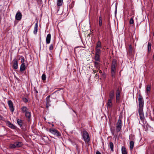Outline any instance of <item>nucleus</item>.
<instances>
[{"label": "nucleus", "instance_id": "1", "mask_svg": "<svg viewBox=\"0 0 154 154\" xmlns=\"http://www.w3.org/2000/svg\"><path fill=\"white\" fill-rule=\"evenodd\" d=\"M139 97L138 98V113L140 116V119L143 122L145 120V117L143 112L144 100L141 95H139Z\"/></svg>", "mask_w": 154, "mask_h": 154}, {"label": "nucleus", "instance_id": "2", "mask_svg": "<svg viewBox=\"0 0 154 154\" xmlns=\"http://www.w3.org/2000/svg\"><path fill=\"white\" fill-rule=\"evenodd\" d=\"M82 135L86 143H88L90 141V138L88 132L85 130H84L82 133Z\"/></svg>", "mask_w": 154, "mask_h": 154}, {"label": "nucleus", "instance_id": "3", "mask_svg": "<svg viewBox=\"0 0 154 154\" xmlns=\"http://www.w3.org/2000/svg\"><path fill=\"white\" fill-rule=\"evenodd\" d=\"M49 131L51 134L57 137L60 136L61 134L57 130L54 128H50L49 130Z\"/></svg>", "mask_w": 154, "mask_h": 154}, {"label": "nucleus", "instance_id": "4", "mask_svg": "<svg viewBox=\"0 0 154 154\" xmlns=\"http://www.w3.org/2000/svg\"><path fill=\"white\" fill-rule=\"evenodd\" d=\"M122 121L121 119H119L116 124V130L117 132L120 131L122 128Z\"/></svg>", "mask_w": 154, "mask_h": 154}, {"label": "nucleus", "instance_id": "5", "mask_svg": "<svg viewBox=\"0 0 154 154\" xmlns=\"http://www.w3.org/2000/svg\"><path fill=\"white\" fill-rule=\"evenodd\" d=\"M8 103L10 111L13 112L14 111V107L13 102L11 100H9L8 102Z\"/></svg>", "mask_w": 154, "mask_h": 154}, {"label": "nucleus", "instance_id": "6", "mask_svg": "<svg viewBox=\"0 0 154 154\" xmlns=\"http://www.w3.org/2000/svg\"><path fill=\"white\" fill-rule=\"evenodd\" d=\"M22 15L20 12H18L16 14L15 18L17 20H20L22 18Z\"/></svg>", "mask_w": 154, "mask_h": 154}, {"label": "nucleus", "instance_id": "7", "mask_svg": "<svg viewBox=\"0 0 154 154\" xmlns=\"http://www.w3.org/2000/svg\"><path fill=\"white\" fill-rule=\"evenodd\" d=\"M13 67L14 69H17L18 67V62L17 60H14L13 61Z\"/></svg>", "mask_w": 154, "mask_h": 154}, {"label": "nucleus", "instance_id": "8", "mask_svg": "<svg viewBox=\"0 0 154 154\" xmlns=\"http://www.w3.org/2000/svg\"><path fill=\"white\" fill-rule=\"evenodd\" d=\"M50 96H48L46 98V107L48 108V107L51 106L50 103L51 100L50 99Z\"/></svg>", "mask_w": 154, "mask_h": 154}, {"label": "nucleus", "instance_id": "9", "mask_svg": "<svg viewBox=\"0 0 154 154\" xmlns=\"http://www.w3.org/2000/svg\"><path fill=\"white\" fill-rule=\"evenodd\" d=\"M112 100L108 99L107 103H106L108 108H110L112 107Z\"/></svg>", "mask_w": 154, "mask_h": 154}, {"label": "nucleus", "instance_id": "10", "mask_svg": "<svg viewBox=\"0 0 154 154\" xmlns=\"http://www.w3.org/2000/svg\"><path fill=\"white\" fill-rule=\"evenodd\" d=\"M114 91L113 90H112L110 91L109 94V99L112 100L114 98Z\"/></svg>", "mask_w": 154, "mask_h": 154}, {"label": "nucleus", "instance_id": "11", "mask_svg": "<svg viewBox=\"0 0 154 154\" xmlns=\"http://www.w3.org/2000/svg\"><path fill=\"white\" fill-rule=\"evenodd\" d=\"M25 116L26 118H27V121L28 122H30L31 118V112H28L25 114Z\"/></svg>", "mask_w": 154, "mask_h": 154}, {"label": "nucleus", "instance_id": "12", "mask_svg": "<svg viewBox=\"0 0 154 154\" xmlns=\"http://www.w3.org/2000/svg\"><path fill=\"white\" fill-rule=\"evenodd\" d=\"M17 122L18 124L20 126L21 128L22 129H23L24 127L23 125V120L21 119H18L17 120Z\"/></svg>", "mask_w": 154, "mask_h": 154}, {"label": "nucleus", "instance_id": "13", "mask_svg": "<svg viewBox=\"0 0 154 154\" xmlns=\"http://www.w3.org/2000/svg\"><path fill=\"white\" fill-rule=\"evenodd\" d=\"M120 95V91L119 89H118L116 91V102L117 103H118L119 101Z\"/></svg>", "mask_w": 154, "mask_h": 154}, {"label": "nucleus", "instance_id": "14", "mask_svg": "<svg viewBox=\"0 0 154 154\" xmlns=\"http://www.w3.org/2000/svg\"><path fill=\"white\" fill-rule=\"evenodd\" d=\"M21 109L22 112L23 113H25V114L29 112L28 111V109L25 106H22L21 108Z\"/></svg>", "mask_w": 154, "mask_h": 154}, {"label": "nucleus", "instance_id": "15", "mask_svg": "<svg viewBox=\"0 0 154 154\" xmlns=\"http://www.w3.org/2000/svg\"><path fill=\"white\" fill-rule=\"evenodd\" d=\"M51 38V35L50 34H48L46 38V44H48L50 42Z\"/></svg>", "mask_w": 154, "mask_h": 154}, {"label": "nucleus", "instance_id": "16", "mask_svg": "<svg viewBox=\"0 0 154 154\" xmlns=\"http://www.w3.org/2000/svg\"><path fill=\"white\" fill-rule=\"evenodd\" d=\"M7 124H8L9 127L10 128L13 129H15L16 128V127L12 124H11L10 122L7 121Z\"/></svg>", "mask_w": 154, "mask_h": 154}, {"label": "nucleus", "instance_id": "17", "mask_svg": "<svg viewBox=\"0 0 154 154\" xmlns=\"http://www.w3.org/2000/svg\"><path fill=\"white\" fill-rule=\"evenodd\" d=\"M38 23L37 22L35 24L34 30L33 31V33L34 34H36L37 33L38 31Z\"/></svg>", "mask_w": 154, "mask_h": 154}, {"label": "nucleus", "instance_id": "18", "mask_svg": "<svg viewBox=\"0 0 154 154\" xmlns=\"http://www.w3.org/2000/svg\"><path fill=\"white\" fill-rule=\"evenodd\" d=\"M26 67L24 63H22L20 66V70L21 72L23 71L26 69Z\"/></svg>", "mask_w": 154, "mask_h": 154}, {"label": "nucleus", "instance_id": "19", "mask_svg": "<svg viewBox=\"0 0 154 154\" xmlns=\"http://www.w3.org/2000/svg\"><path fill=\"white\" fill-rule=\"evenodd\" d=\"M16 147H21L23 145L22 143L21 142H14Z\"/></svg>", "mask_w": 154, "mask_h": 154}, {"label": "nucleus", "instance_id": "20", "mask_svg": "<svg viewBox=\"0 0 154 154\" xmlns=\"http://www.w3.org/2000/svg\"><path fill=\"white\" fill-rule=\"evenodd\" d=\"M109 146L110 148L111 151L113 152L114 151L113 147L114 145L112 142H110L109 144Z\"/></svg>", "mask_w": 154, "mask_h": 154}, {"label": "nucleus", "instance_id": "21", "mask_svg": "<svg viewBox=\"0 0 154 154\" xmlns=\"http://www.w3.org/2000/svg\"><path fill=\"white\" fill-rule=\"evenodd\" d=\"M122 154H127L126 148L124 146H122Z\"/></svg>", "mask_w": 154, "mask_h": 154}, {"label": "nucleus", "instance_id": "22", "mask_svg": "<svg viewBox=\"0 0 154 154\" xmlns=\"http://www.w3.org/2000/svg\"><path fill=\"white\" fill-rule=\"evenodd\" d=\"M134 143L132 141H130V146L131 150H132L134 147Z\"/></svg>", "mask_w": 154, "mask_h": 154}, {"label": "nucleus", "instance_id": "23", "mask_svg": "<svg viewBox=\"0 0 154 154\" xmlns=\"http://www.w3.org/2000/svg\"><path fill=\"white\" fill-rule=\"evenodd\" d=\"M128 52L130 54H132L133 53V49L131 45H130L129 46Z\"/></svg>", "mask_w": 154, "mask_h": 154}, {"label": "nucleus", "instance_id": "24", "mask_svg": "<svg viewBox=\"0 0 154 154\" xmlns=\"http://www.w3.org/2000/svg\"><path fill=\"white\" fill-rule=\"evenodd\" d=\"M94 66L95 67L98 69H100V65L99 63L97 62H94Z\"/></svg>", "mask_w": 154, "mask_h": 154}, {"label": "nucleus", "instance_id": "25", "mask_svg": "<svg viewBox=\"0 0 154 154\" xmlns=\"http://www.w3.org/2000/svg\"><path fill=\"white\" fill-rule=\"evenodd\" d=\"M99 24L100 26H101L102 25V18L101 16H100L99 17Z\"/></svg>", "mask_w": 154, "mask_h": 154}, {"label": "nucleus", "instance_id": "26", "mask_svg": "<svg viewBox=\"0 0 154 154\" xmlns=\"http://www.w3.org/2000/svg\"><path fill=\"white\" fill-rule=\"evenodd\" d=\"M95 53L96 54H100L101 52V51L100 49L99 48H95Z\"/></svg>", "mask_w": 154, "mask_h": 154}, {"label": "nucleus", "instance_id": "27", "mask_svg": "<svg viewBox=\"0 0 154 154\" xmlns=\"http://www.w3.org/2000/svg\"><path fill=\"white\" fill-rule=\"evenodd\" d=\"M96 48H101V42L100 41H98L97 44Z\"/></svg>", "mask_w": 154, "mask_h": 154}, {"label": "nucleus", "instance_id": "28", "mask_svg": "<svg viewBox=\"0 0 154 154\" xmlns=\"http://www.w3.org/2000/svg\"><path fill=\"white\" fill-rule=\"evenodd\" d=\"M95 60L97 61H99L100 60L99 54H95Z\"/></svg>", "mask_w": 154, "mask_h": 154}, {"label": "nucleus", "instance_id": "29", "mask_svg": "<svg viewBox=\"0 0 154 154\" xmlns=\"http://www.w3.org/2000/svg\"><path fill=\"white\" fill-rule=\"evenodd\" d=\"M63 0H57V5L58 6H61L62 5Z\"/></svg>", "mask_w": 154, "mask_h": 154}, {"label": "nucleus", "instance_id": "30", "mask_svg": "<svg viewBox=\"0 0 154 154\" xmlns=\"http://www.w3.org/2000/svg\"><path fill=\"white\" fill-rule=\"evenodd\" d=\"M9 147L11 148L12 149H14L16 148L14 143V144H11L9 145Z\"/></svg>", "mask_w": 154, "mask_h": 154}, {"label": "nucleus", "instance_id": "31", "mask_svg": "<svg viewBox=\"0 0 154 154\" xmlns=\"http://www.w3.org/2000/svg\"><path fill=\"white\" fill-rule=\"evenodd\" d=\"M151 88L150 85H148L146 88V92L147 93H148L150 91Z\"/></svg>", "mask_w": 154, "mask_h": 154}, {"label": "nucleus", "instance_id": "32", "mask_svg": "<svg viewBox=\"0 0 154 154\" xmlns=\"http://www.w3.org/2000/svg\"><path fill=\"white\" fill-rule=\"evenodd\" d=\"M116 60L114 59L112 61V66H116Z\"/></svg>", "mask_w": 154, "mask_h": 154}, {"label": "nucleus", "instance_id": "33", "mask_svg": "<svg viewBox=\"0 0 154 154\" xmlns=\"http://www.w3.org/2000/svg\"><path fill=\"white\" fill-rule=\"evenodd\" d=\"M151 44L149 42L148 44V51L151 50Z\"/></svg>", "mask_w": 154, "mask_h": 154}, {"label": "nucleus", "instance_id": "34", "mask_svg": "<svg viewBox=\"0 0 154 154\" xmlns=\"http://www.w3.org/2000/svg\"><path fill=\"white\" fill-rule=\"evenodd\" d=\"M129 23L130 24H132L134 23V20H133V17H132L130 19L129 21Z\"/></svg>", "mask_w": 154, "mask_h": 154}, {"label": "nucleus", "instance_id": "35", "mask_svg": "<svg viewBox=\"0 0 154 154\" xmlns=\"http://www.w3.org/2000/svg\"><path fill=\"white\" fill-rule=\"evenodd\" d=\"M42 79L43 81L45 80L46 79V76L45 75V74H43L42 76Z\"/></svg>", "mask_w": 154, "mask_h": 154}, {"label": "nucleus", "instance_id": "36", "mask_svg": "<svg viewBox=\"0 0 154 154\" xmlns=\"http://www.w3.org/2000/svg\"><path fill=\"white\" fill-rule=\"evenodd\" d=\"M116 66H112L111 71L115 72Z\"/></svg>", "mask_w": 154, "mask_h": 154}, {"label": "nucleus", "instance_id": "37", "mask_svg": "<svg viewBox=\"0 0 154 154\" xmlns=\"http://www.w3.org/2000/svg\"><path fill=\"white\" fill-rule=\"evenodd\" d=\"M53 48V45L51 44L50 45L49 47V49L50 50H52Z\"/></svg>", "mask_w": 154, "mask_h": 154}, {"label": "nucleus", "instance_id": "38", "mask_svg": "<svg viewBox=\"0 0 154 154\" xmlns=\"http://www.w3.org/2000/svg\"><path fill=\"white\" fill-rule=\"evenodd\" d=\"M23 100L25 103H26L28 101V100L26 98H23Z\"/></svg>", "mask_w": 154, "mask_h": 154}, {"label": "nucleus", "instance_id": "39", "mask_svg": "<svg viewBox=\"0 0 154 154\" xmlns=\"http://www.w3.org/2000/svg\"><path fill=\"white\" fill-rule=\"evenodd\" d=\"M115 72L111 71L112 76L113 77L115 75Z\"/></svg>", "mask_w": 154, "mask_h": 154}, {"label": "nucleus", "instance_id": "40", "mask_svg": "<svg viewBox=\"0 0 154 154\" xmlns=\"http://www.w3.org/2000/svg\"><path fill=\"white\" fill-rule=\"evenodd\" d=\"M24 58H22L21 60V62L22 63H24Z\"/></svg>", "mask_w": 154, "mask_h": 154}, {"label": "nucleus", "instance_id": "41", "mask_svg": "<svg viewBox=\"0 0 154 154\" xmlns=\"http://www.w3.org/2000/svg\"><path fill=\"white\" fill-rule=\"evenodd\" d=\"M96 154H101L100 152L97 151L96 152Z\"/></svg>", "mask_w": 154, "mask_h": 154}, {"label": "nucleus", "instance_id": "42", "mask_svg": "<svg viewBox=\"0 0 154 154\" xmlns=\"http://www.w3.org/2000/svg\"><path fill=\"white\" fill-rule=\"evenodd\" d=\"M72 110L73 112H74V113H75L76 114V116H77V115L76 114V112L75 110H73L72 109Z\"/></svg>", "mask_w": 154, "mask_h": 154}, {"label": "nucleus", "instance_id": "43", "mask_svg": "<svg viewBox=\"0 0 154 154\" xmlns=\"http://www.w3.org/2000/svg\"><path fill=\"white\" fill-rule=\"evenodd\" d=\"M38 2H41L42 1V0H37Z\"/></svg>", "mask_w": 154, "mask_h": 154}, {"label": "nucleus", "instance_id": "44", "mask_svg": "<svg viewBox=\"0 0 154 154\" xmlns=\"http://www.w3.org/2000/svg\"><path fill=\"white\" fill-rule=\"evenodd\" d=\"M93 72L94 73L95 72H98L97 70L94 71V70H93Z\"/></svg>", "mask_w": 154, "mask_h": 154}, {"label": "nucleus", "instance_id": "45", "mask_svg": "<svg viewBox=\"0 0 154 154\" xmlns=\"http://www.w3.org/2000/svg\"><path fill=\"white\" fill-rule=\"evenodd\" d=\"M35 92L36 94L38 93V91L36 90H35Z\"/></svg>", "mask_w": 154, "mask_h": 154}, {"label": "nucleus", "instance_id": "46", "mask_svg": "<svg viewBox=\"0 0 154 154\" xmlns=\"http://www.w3.org/2000/svg\"><path fill=\"white\" fill-rule=\"evenodd\" d=\"M99 72L100 73H102V71H101V70H100V69H99Z\"/></svg>", "mask_w": 154, "mask_h": 154}, {"label": "nucleus", "instance_id": "47", "mask_svg": "<svg viewBox=\"0 0 154 154\" xmlns=\"http://www.w3.org/2000/svg\"><path fill=\"white\" fill-rule=\"evenodd\" d=\"M98 76V75L96 74L95 75V77H97Z\"/></svg>", "mask_w": 154, "mask_h": 154}, {"label": "nucleus", "instance_id": "48", "mask_svg": "<svg viewBox=\"0 0 154 154\" xmlns=\"http://www.w3.org/2000/svg\"><path fill=\"white\" fill-rule=\"evenodd\" d=\"M54 126V125L53 124H52V126H53H53Z\"/></svg>", "mask_w": 154, "mask_h": 154}, {"label": "nucleus", "instance_id": "49", "mask_svg": "<svg viewBox=\"0 0 154 154\" xmlns=\"http://www.w3.org/2000/svg\"><path fill=\"white\" fill-rule=\"evenodd\" d=\"M153 36H154V32H153Z\"/></svg>", "mask_w": 154, "mask_h": 154}, {"label": "nucleus", "instance_id": "50", "mask_svg": "<svg viewBox=\"0 0 154 154\" xmlns=\"http://www.w3.org/2000/svg\"><path fill=\"white\" fill-rule=\"evenodd\" d=\"M153 111L154 112V109H153Z\"/></svg>", "mask_w": 154, "mask_h": 154}]
</instances>
